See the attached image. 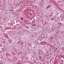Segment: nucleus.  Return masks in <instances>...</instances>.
<instances>
[{
    "instance_id": "7ed1b4c3",
    "label": "nucleus",
    "mask_w": 64,
    "mask_h": 64,
    "mask_svg": "<svg viewBox=\"0 0 64 64\" xmlns=\"http://www.w3.org/2000/svg\"><path fill=\"white\" fill-rule=\"evenodd\" d=\"M19 6V4H18V6Z\"/></svg>"
},
{
    "instance_id": "20e7f679",
    "label": "nucleus",
    "mask_w": 64,
    "mask_h": 64,
    "mask_svg": "<svg viewBox=\"0 0 64 64\" xmlns=\"http://www.w3.org/2000/svg\"><path fill=\"white\" fill-rule=\"evenodd\" d=\"M34 54H35V52H34Z\"/></svg>"
},
{
    "instance_id": "423d86ee",
    "label": "nucleus",
    "mask_w": 64,
    "mask_h": 64,
    "mask_svg": "<svg viewBox=\"0 0 64 64\" xmlns=\"http://www.w3.org/2000/svg\"><path fill=\"white\" fill-rule=\"evenodd\" d=\"M36 60H37L38 59H36Z\"/></svg>"
},
{
    "instance_id": "0eeeda50",
    "label": "nucleus",
    "mask_w": 64,
    "mask_h": 64,
    "mask_svg": "<svg viewBox=\"0 0 64 64\" xmlns=\"http://www.w3.org/2000/svg\"><path fill=\"white\" fill-rule=\"evenodd\" d=\"M56 49H58V48H56Z\"/></svg>"
},
{
    "instance_id": "39448f33",
    "label": "nucleus",
    "mask_w": 64,
    "mask_h": 64,
    "mask_svg": "<svg viewBox=\"0 0 64 64\" xmlns=\"http://www.w3.org/2000/svg\"><path fill=\"white\" fill-rule=\"evenodd\" d=\"M53 26H54V25H52Z\"/></svg>"
},
{
    "instance_id": "f257e3e1",
    "label": "nucleus",
    "mask_w": 64,
    "mask_h": 64,
    "mask_svg": "<svg viewBox=\"0 0 64 64\" xmlns=\"http://www.w3.org/2000/svg\"><path fill=\"white\" fill-rule=\"evenodd\" d=\"M23 18H20V20H23Z\"/></svg>"
},
{
    "instance_id": "f03ea898",
    "label": "nucleus",
    "mask_w": 64,
    "mask_h": 64,
    "mask_svg": "<svg viewBox=\"0 0 64 64\" xmlns=\"http://www.w3.org/2000/svg\"><path fill=\"white\" fill-rule=\"evenodd\" d=\"M40 59H41V56H40Z\"/></svg>"
}]
</instances>
